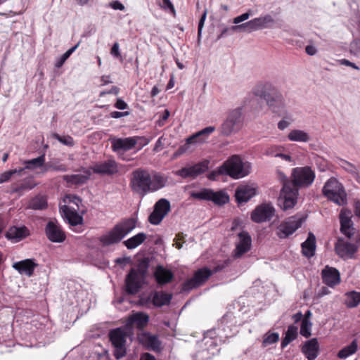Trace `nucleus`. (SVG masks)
Wrapping results in <instances>:
<instances>
[{
  "label": "nucleus",
  "mask_w": 360,
  "mask_h": 360,
  "mask_svg": "<svg viewBox=\"0 0 360 360\" xmlns=\"http://www.w3.org/2000/svg\"><path fill=\"white\" fill-rule=\"evenodd\" d=\"M256 96L263 98L271 110L278 116H285L286 110L282 94L270 83H259L252 89Z\"/></svg>",
  "instance_id": "nucleus-1"
},
{
  "label": "nucleus",
  "mask_w": 360,
  "mask_h": 360,
  "mask_svg": "<svg viewBox=\"0 0 360 360\" xmlns=\"http://www.w3.org/2000/svg\"><path fill=\"white\" fill-rule=\"evenodd\" d=\"M136 226V220L132 217L124 219L116 224L112 229L99 238L102 246L117 244Z\"/></svg>",
  "instance_id": "nucleus-2"
},
{
  "label": "nucleus",
  "mask_w": 360,
  "mask_h": 360,
  "mask_svg": "<svg viewBox=\"0 0 360 360\" xmlns=\"http://www.w3.org/2000/svg\"><path fill=\"white\" fill-rule=\"evenodd\" d=\"M148 261L143 259L137 269L131 268L125 278L124 290L127 295H134L139 292L142 287V281L148 269Z\"/></svg>",
  "instance_id": "nucleus-3"
},
{
  "label": "nucleus",
  "mask_w": 360,
  "mask_h": 360,
  "mask_svg": "<svg viewBox=\"0 0 360 360\" xmlns=\"http://www.w3.org/2000/svg\"><path fill=\"white\" fill-rule=\"evenodd\" d=\"M221 169L224 170L225 175L238 179L250 173L251 165L248 162H243L238 155H233L221 165Z\"/></svg>",
  "instance_id": "nucleus-4"
},
{
  "label": "nucleus",
  "mask_w": 360,
  "mask_h": 360,
  "mask_svg": "<svg viewBox=\"0 0 360 360\" xmlns=\"http://www.w3.org/2000/svg\"><path fill=\"white\" fill-rule=\"evenodd\" d=\"M323 195L338 205L347 203V196L344 186L335 178L329 179L323 188Z\"/></svg>",
  "instance_id": "nucleus-5"
},
{
  "label": "nucleus",
  "mask_w": 360,
  "mask_h": 360,
  "mask_svg": "<svg viewBox=\"0 0 360 360\" xmlns=\"http://www.w3.org/2000/svg\"><path fill=\"white\" fill-rule=\"evenodd\" d=\"M129 186L134 192L144 196L146 193L150 192V174L147 170L143 169L134 170L131 173Z\"/></svg>",
  "instance_id": "nucleus-6"
},
{
  "label": "nucleus",
  "mask_w": 360,
  "mask_h": 360,
  "mask_svg": "<svg viewBox=\"0 0 360 360\" xmlns=\"http://www.w3.org/2000/svg\"><path fill=\"white\" fill-rule=\"evenodd\" d=\"M128 334L122 328L112 329L109 333V339L114 347L113 355L117 360L127 354L126 342Z\"/></svg>",
  "instance_id": "nucleus-7"
},
{
  "label": "nucleus",
  "mask_w": 360,
  "mask_h": 360,
  "mask_svg": "<svg viewBox=\"0 0 360 360\" xmlns=\"http://www.w3.org/2000/svg\"><path fill=\"white\" fill-rule=\"evenodd\" d=\"M305 219V217L300 214L286 218L277 226L276 236L281 239L288 238L301 227Z\"/></svg>",
  "instance_id": "nucleus-8"
},
{
  "label": "nucleus",
  "mask_w": 360,
  "mask_h": 360,
  "mask_svg": "<svg viewBox=\"0 0 360 360\" xmlns=\"http://www.w3.org/2000/svg\"><path fill=\"white\" fill-rule=\"evenodd\" d=\"M297 195L298 188L289 180L285 181L278 198V205L283 210L292 208L297 202Z\"/></svg>",
  "instance_id": "nucleus-9"
},
{
  "label": "nucleus",
  "mask_w": 360,
  "mask_h": 360,
  "mask_svg": "<svg viewBox=\"0 0 360 360\" xmlns=\"http://www.w3.org/2000/svg\"><path fill=\"white\" fill-rule=\"evenodd\" d=\"M243 126L242 112L240 108L231 110L226 119L221 126V132L224 136H229L238 131Z\"/></svg>",
  "instance_id": "nucleus-10"
},
{
  "label": "nucleus",
  "mask_w": 360,
  "mask_h": 360,
  "mask_svg": "<svg viewBox=\"0 0 360 360\" xmlns=\"http://www.w3.org/2000/svg\"><path fill=\"white\" fill-rule=\"evenodd\" d=\"M290 183L298 188L300 186H307L313 182L314 174L309 167L294 168L291 174Z\"/></svg>",
  "instance_id": "nucleus-11"
},
{
  "label": "nucleus",
  "mask_w": 360,
  "mask_h": 360,
  "mask_svg": "<svg viewBox=\"0 0 360 360\" xmlns=\"http://www.w3.org/2000/svg\"><path fill=\"white\" fill-rule=\"evenodd\" d=\"M274 22V19L270 15H266L259 18H254L247 22L239 25L231 27L233 30H243L247 32H251L255 30H262L269 27V25Z\"/></svg>",
  "instance_id": "nucleus-12"
},
{
  "label": "nucleus",
  "mask_w": 360,
  "mask_h": 360,
  "mask_svg": "<svg viewBox=\"0 0 360 360\" xmlns=\"http://www.w3.org/2000/svg\"><path fill=\"white\" fill-rule=\"evenodd\" d=\"M171 210V205L168 200L161 198L158 200L152 213L148 217V221L151 224L158 225Z\"/></svg>",
  "instance_id": "nucleus-13"
},
{
  "label": "nucleus",
  "mask_w": 360,
  "mask_h": 360,
  "mask_svg": "<svg viewBox=\"0 0 360 360\" xmlns=\"http://www.w3.org/2000/svg\"><path fill=\"white\" fill-rule=\"evenodd\" d=\"M212 276V272L207 267H202L195 271L193 276L183 284L184 290H191L203 284Z\"/></svg>",
  "instance_id": "nucleus-14"
},
{
  "label": "nucleus",
  "mask_w": 360,
  "mask_h": 360,
  "mask_svg": "<svg viewBox=\"0 0 360 360\" xmlns=\"http://www.w3.org/2000/svg\"><path fill=\"white\" fill-rule=\"evenodd\" d=\"M210 161L204 160L190 167H185L175 172V174L183 179H195L209 169Z\"/></svg>",
  "instance_id": "nucleus-15"
},
{
  "label": "nucleus",
  "mask_w": 360,
  "mask_h": 360,
  "mask_svg": "<svg viewBox=\"0 0 360 360\" xmlns=\"http://www.w3.org/2000/svg\"><path fill=\"white\" fill-rule=\"evenodd\" d=\"M275 213L274 207L269 203L261 204L251 213V219L255 223L270 221Z\"/></svg>",
  "instance_id": "nucleus-16"
},
{
  "label": "nucleus",
  "mask_w": 360,
  "mask_h": 360,
  "mask_svg": "<svg viewBox=\"0 0 360 360\" xmlns=\"http://www.w3.org/2000/svg\"><path fill=\"white\" fill-rule=\"evenodd\" d=\"M44 231L51 242L63 243L66 239L65 233L57 221H49L45 226Z\"/></svg>",
  "instance_id": "nucleus-17"
},
{
  "label": "nucleus",
  "mask_w": 360,
  "mask_h": 360,
  "mask_svg": "<svg viewBox=\"0 0 360 360\" xmlns=\"http://www.w3.org/2000/svg\"><path fill=\"white\" fill-rule=\"evenodd\" d=\"M138 340L146 349L160 352L162 350V342L157 335L149 332H143L138 335Z\"/></svg>",
  "instance_id": "nucleus-18"
},
{
  "label": "nucleus",
  "mask_w": 360,
  "mask_h": 360,
  "mask_svg": "<svg viewBox=\"0 0 360 360\" xmlns=\"http://www.w3.org/2000/svg\"><path fill=\"white\" fill-rule=\"evenodd\" d=\"M94 173L100 175H113L118 172V165L114 159L96 162L90 167Z\"/></svg>",
  "instance_id": "nucleus-19"
},
{
  "label": "nucleus",
  "mask_w": 360,
  "mask_h": 360,
  "mask_svg": "<svg viewBox=\"0 0 360 360\" xmlns=\"http://www.w3.org/2000/svg\"><path fill=\"white\" fill-rule=\"evenodd\" d=\"M238 237L239 241L236 244V249L234 250V257L240 258L250 250L252 238L249 233L246 231L240 232L238 234Z\"/></svg>",
  "instance_id": "nucleus-20"
},
{
  "label": "nucleus",
  "mask_w": 360,
  "mask_h": 360,
  "mask_svg": "<svg viewBox=\"0 0 360 360\" xmlns=\"http://www.w3.org/2000/svg\"><path fill=\"white\" fill-rule=\"evenodd\" d=\"M321 277L323 283L328 287L335 288L341 282V277L339 271L329 266H326L321 271Z\"/></svg>",
  "instance_id": "nucleus-21"
},
{
  "label": "nucleus",
  "mask_w": 360,
  "mask_h": 360,
  "mask_svg": "<svg viewBox=\"0 0 360 360\" xmlns=\"http://www.w3.org/2000/svg\"><path fill=\"white\" fill-rule=\"evenodd\" d=\"M340 231L346 237L351 239L354 235L353 222L351 220V212L342 209L340 213Z\"/></svg>",
  "instance_id": "nucleus-22"
},
{
  "label": "nucleus",
  "mask_w": 360,
  "mask_h": 360,
  "mask_svg": "<svg viewBox=\"0 0 360 360\" xmlns=\"http://www.w3.org/2000/svg\"><path fill=\"white\" fill-rule=\"evenodd\" d=\"M358 246L344 241L342 239H338L335 244L336 253L343 259H349L354 257L357 252Z\"/></svg>",
  "instance_id": "nucleus-23"
},
{
  "label": "nucleus",
  "mask_w": 360,
  "mask_h": 360,
  "mask_svg": "<svg viewBox=\"0 0 360 360\" xmlns=\"http://www.w3.org/2000/svg\"><path fill=\"white\" fill-rule=\"evenodd\" d=\"M12 266L21 275L30 277L34 274V269L38 266V264L33 259H25L14 262Z\"/></svg>",
  "instance_id": "nucleus-24"
},
{
  "label": "nucleus",
  "mask_w": 360,
  "mask_h": 360,
  "mask_svg": "<svg viewBox=\"0 0 360 360\" xmlns=\"http://www.w3.org/2000/svg\"><path fill=\"white\" fill-rule=\"evenodd\" d=\"M149 322V316L142 311L133 313L127 321V327H136L139 330H143Z\"/></svg>",
  "instance_id": "nucleus-25"
},
{
  "label": "nucleus",
  "mask_w": 360,
  "mask_h": 360,
  "mask_svg": "<svg viewBox=\"0 0 360 360\" xmlns=\"http://www.w3.org/2000/svg\"><path fill=\"white\" fill-rule=\"evenodd\" d=\"M111 144L112 149L115 152L127 151L135 147L137 144V139L134 138V136L113 139L111 141Z\"/></svg>",
  "instance_id": "nucleus-26"
},
{
  "label": "nucleus",
  "mask_w": 360,
  "mask_h": 360,
  "mask_svg": "<svg viewBox=\"0 0 360 360\" xmlns=\"http://www.w3.org/2000/svg\"><path fill=\"white\" fill-rule=\"evenodd\" d=\"M172 299V295L171 293L160 290L152 292L148 297V301L150 302L155 307H161L169 305Z\"/></svg>",
  "instance_id": "nucleus-27"
},
{
  "label": "nucleus",
  "mask_w": 360,
  "mask_h": 360,
  "mask_svg": "<svg viewBox=\"0 0 360 360\" xmlns=\"http://www.w3.org/2000/svg\"><path fill=\"white\" fill-rule=\"evenodd\" d=\"M256 195V189L249 185H241L238 186L235 193V198L238 204L247 202Z\"/></svg>",
  "instance_id": "nucleus-28"
},
{
  "label": "nucleus",
  "mask_w": 360,
  "mask_h": 360,
  "mask_svg": "<svg viewBox=\"0 0 360 360\" xmlns=\"http://www.w3.org/2000/svg\"><path fill=\"white\" fill-rule=\"evenodd\" d=\"M154 278L159 285H164L172 282L174 274L172 271L158 265L154 272Z\"/></svg>",
  "instance_id": "nucleus-29"
},
{
  "label": "nucleus",
  "mask_w": 360,
  "mask_h": 360,
  "mask_svg": "<svg viewBox=\"0 0 360 360\" xmlns=\"http://www.w3.org/2000/svg\"><path fill=\"white\" fill-rule=\"evenodd\" d=\"M30 236V230L25 226H12L9 228L6 233V237L15 242L20 241Z\"/></svg>",
  "instance_id": "nucleus-30"
},
{
  "label": "nucleus",
  "mask_w": 360,
  "mask_h": 360,
  "mask_svg": "<svg viewBox=\"0 0 360 360\" xmlns=\"http://www.w3.org/2000/svg\"><path fill=\"white\" fill-rule=\"evenodd\" d=\"M61 210L65 218L71 226H75L83 224V217L78 214L76 210H72L67 205H64Z\"/></svg>",
  "instance_id": "nucleus-31"
},
{
  "label": "nucleus",
  "mask_w": 360,
  "mask_h": 360,
  "mask_svg": "<svg viewBox=\"0 0 360 360\" xmlns=\"http://www.w3.org/2000/svg\"><path fill=\"white\" fill-rule=\"evenodd\" d=\"M302 252L303 255L309 258L315 255V236L310 232L308 238L302 243Z\"/></svg>",
  "instance_id": "nucleus-32"
},
{
  "label": "nucleus",
  "mask_w": 360,
  "mask_h": 360,
  "mask_svg": "<svg viewBox=\"0 0 360 360\" xmlns=\"http://www.w3.org/2000/svg\"><path fill=\"white\" fill-rule=\"evenodd\" d=\"M146 238L147 235L141 232L124 240L123 243L127 249L132 250L144 243Z\"/></svg>",
  "instance_id": "nucleus-33"
},
{
  "label": "nucleus",
  "mask_w": 360,
  "mask_h": 360,
  "mask_svg": "<svg viewBox=\"0 0 360 360\" xmlns=\"http://www.w3.org/2000/svg\"><path fill=\"white\" fill-rule=\"evenodd\" d=\"M167 182V177L162 174L155 172L151 176L150 192L157 191L165 187Z\"/></svg>",
  "instance_id": "nucleus-34"
},
{
  "label": "nucleus",
  "mask_w": 360,
  "mask_h": 360,
  "mask_svg": "<svg viewBox=\"0 0 360 360\" xmlns=\"http://www.w3.org/2000/svg\"><path fill=\"white\" fill-rule=\"evenodd\" d=\"M68 166L65 164L60 162L59 160H53L48 162H44V168L41 173H46L48 172H66Z\"/></svg>",
  "instance_id": "nucleus-35"
},
{
  "label": "nucleus",
  "mask_w": 360,
  "mask_h": 360,
  "mask_svg": "<svg viewBox=\"0 0 360 360\" xmlns=\"http://www.w3.org/2000/svg\"><path fill=\"white\" fill-rule=\"evenodd\" d=\"M215 130L214 127H207L186 139L188 143L193 144L197 142H203V136L208 135Z\"/></svg>",
  "instance_id": "nucleus-36"
},
{
  "label": "nucleus",
  "mask_w": 360,
  "mask_h": 360,
  "mask_svg": "<svg viewBox=\"0 0 360 360\" xmlns=\"http://www.w3.org/2000/svg\"><path fill=\"white\" fill-rule=\"evenodd\" d=\"M210 201L213 202L215 205H222L229 201V196L222 191L214 192L212 190Z\"/></svg>",
  "instance_id": "nucleus-37"
},
{
  "label": "nucleus",
  "mask_w": 360,
  "mask_h": 360,
  "mask_svg": "<svg viewBox=\"0 0 360 360\" xmlns=\"http://www.w3.org/2000/svg\"><path fill=\"white\" fill-rule=\"evenodd\" d=\"M358 349L357 340H354L350 345L343 347L338 353V357L342 359H345L348 356L354 354Z\"/></svg>",
  "instance_id": "nucleus-38"
},
{
  "label": "nucleus",
  "mask_w": 360,
  "mask_h": 360,
  "mask_svg": "<svg viewBox=\"0 0 360 360\" xmlns=\"http://www.w3.org/2000/svg\"><path fill=\"white\" fill-rule=\"evenodd\" d=\"M45 160V155L43 154L36 158L26 160L24 162L25 167L23 169H35L38 168H41L42 169L44 168Z\"/></svg>",
  "instance_id": "nucleus-39"
},
{
  "label": "nucleus",
  "mask_w": 360,
  "mask_h": 360,
  "mask_svg": "<svg viewBox=\"0 0 360 360\" xmlns=\"http://www.w3.org/2000/svg\"><path fill=\"white\" fill-rule=\"evenodd\" d=\"M345 304L349 308H353L358 306L360 303V292L352 291L345 294Z\"/></svg>",
  "instance_id": "nucleus-40"
},
{
  "label": "nucleus",
  "mask_w": 360,
  "mask_h": 360,
  "mask_svg": "<svg viewBox=\"0 0 360 360\" xmlns=\"http://www.w3.org/2000/svg\"><path fill=\"white\" fill-rule=\"evenodd\" d=\"M297 337V327L292 325L289 326L285 332V337L281 341V347H285Z\"/></svg>",
  "instance_id": "nucleus-41"
},
{
  "label": "nucleus",
  "mask_w": 360,
  "mask_h": 360,
  "mask_svg": "<svg viewBox=\"0 0 360 360\" xmlns=\"http://www.w3.org/2000/svg\"><path fill=\"white\" fill-rule=\"evenodd\" d=\"M302 352L308 360L315 359V338L306 342L302 348Z\"/></svg>",
  "instance_id": "nucleus-42"
},
{
  "label": "nucleus",
  "mask_w": 360,
  "mask_h": 360,
  "mask_svg": "<svg viewBox=\"0 0 360 360\" xmlns=\"http://www.w3.org/2000/svg\"><path fill=\"white\" fill-rule=\"evenodd\" d=\"M288 138L291 141L307 142L309 139L307 133L300 129L292 130L288 135Z\"/></svg>",
  "instance_id": "nucleus-43"
},
{
  "label": "nucleus",
  "mask_w": 360,
  "mask_h": 360,
  "mask_svg": "<svg viewBox=\"0 0 360 360\" xmlns=\"http://www.w3.org/2000/svg\"><path fill=\"white\" fill-rule=\"evenodd\" d=\"M88 176L83 174L64 175L63 180L72 185H82L86 182Z\"/></svg>",
  "instance_id": "nucleus-44"
},
{
  "label": "nucleus",
  "mask_w": 360,
  "mask_h": 360,
  "mask_svg": "<svg viewBox=\"0 0 360 360\" xmlns=\"http://www.w3.org/2000/svg\"><path fill=\"white\" fill-rule=\"evenodd\" d=\"M32 188L33 185L29 181L24 180L13 184L11 188L12 193H21L25 190H30Z\"/></svg>",
  "instance_id": "nucleus-45"
},
{
  "label": "nucleus",
  "mask_w": 360,
  "mask_h": 360,
  "mask_svg": "<svg viewBox=\"0 0 360 360\" xmlns=\"http://www.w3.org/2000/svg\"><path fill=\"white\" fill-rule=\"evenodd\" d=\"M30 207L33 210H44L47 207V201L43 196H37L30 202Z\"/></svg>",
  "instance_id": "nucleus-46"
},
{
  "label": "nucleus",
  "mask_w": 360,
  "mask_h": 360,
  "mask_svg": "<svg viewBox=\"0 0 360 360\" xmlns=\"http://www.w3.org/2000/svg\"><path fill=\"white\" fill-rule=\"evenodd\" d=\"M211 191L212 189L204 188L199 191L191 192V197L200 200L210 201Z\"/></svg>",
  "instance_id": "nucleus-47"
},
{
  "label": "nucleus",
  "mask_w": 360,
  "mask_h": 360,
  "mask_svg": "<svg viewBox=\"0 0 360 360\" xmlns=\"http://www.w3.org/2000/svg\"><path fill=\"white\" fill-rule=\"evenodd\" d=\"M80 44V41H79L75 46L71 47L68 49L65 53H63L56 61L55 64V67L57 68H61L65 62L68 60V58L71 56V54L79 47Z\"/></svg>",
  "instance_id": "nucleus-48"
},
{
  "label": "nucleus",
  "mask_w": 360,
  "mask_h": 360,
  "mask_svg": "<svg viewBox=\"0 0 360 360\" xmlns=\"http://www.w3.org/2000/svg\"><path fill=\"white\" fill-rule=\"evenodd\" d=\"M279 340V335L277 333H266L264 337V340L262 341V345L264 347H266L268 345H270L271 344L276 343Z\"/></svg>",
  "instance_id": "nucleus-49"
},
{
  "label": "nucleus",
  "mask_w": 360,
  "mask_h": 360,
  "mask_svg": "<svg viewBox=\"0 0 360 360\" xmlns=\"http://www.w3.org/2000/svg\"><path fill=\"white\" fill-rule=\"evenodd\" d=\"M311 326V323L307 319V317H304L301 323L300 334L305 338L309 337Z\"/></svg>",
  "instance_id": "nucleus-50"
},
{
  "label": "nucleus",
  "mask_w": 360,
  "mask_h": 360,
  "mask_svg": "<svg viewBox=\"0 0 360 360\" xmlns=\"http://www.w3.org/2000/svg\"><path fill=\"white\" fill-rule=\"evenodd\" d=\"M53 138L57 139L59 142L61 143L72 147L75 145L74 139L72 136L67 135V136H60L58 134H53Z\"/></svg>",
  "instance_id": "nucleus-51"
},
{
  "label": "nucleus",
  "mask_w": 360,
  "mask_h": 360,
  "mask_svg": "<svg viewBox=\"0 0 360 360\" xmlns=\"http://www.w3.org/2000/svg\"><path fill=\"white\" fill-rule=\"evenodd\" d=\"M24 170L23 168L19 169L8 170L0 175V183L8 181L14 174H20Z\"/></svg>",
  "instance_id": "nucleus-52"
},
{
  "label": "nucleus",
  "mask_w": 360,
  "mask_h": 360,
  "mask_svg": "<svg viewBox=\"0 0 360 360\" xmlns=\"http://www.w3.org/2000/svg\"><path fill=\"white\" fill-rule=\"evenodd\" d=\"M195 360H209L210 359V355L208 349H202L198 350L195 354Z\"/></svg>",
  "instance_id": "nucleus-53"
},
{
  "label": "nucleus",
  "mask_w": 360,
  "mask_h": 360,
  "mask_svg": "<svg viewBox=\"0 0 360 360\" xmlns=\"http://www.w3.org/2000/svg\"><path fill=\"white\" fill-rule=\"evenodd\" d=\"M169 111L167 109H165L162 114L160 115L159 119L156 121L155 125L159 127H162L165 125V122L169 117Z\"/></svg>",
  "instance_id": "nucleus-54"
},
{
  "label": "nucleus",
  "mask_w": 360,
  "mask_h": 360,
  "mask_svg": "<svg viewBox=\"0 0 360 360\" xmlns=\"http://www.w3.org/2000/svg\"><path fill=\"white\" fill-rule=\"evenodd\" d=\"M120 46L117 42H115L111 49H110V54L113 56L115 58L120 59V60H122V56L120 52Z\"/></svg>",
  "instance_id": "nucleus-55"
},
{
  "label": "nucleus",
  "mask_w": 360,
  "mask_h": 360,
  "mask_svg": "<svg viewBox=\"0 0 360 360\" xmlns=\"http://www.w3.org/2000/svg\"><path fill=\"white\" fill-rule=\"evenodd\" d=\"M191 145V144L188 143V142L186 141V143L184 145L181 146L176 150V151L174 153V156L181 155L182 154H184V153H186L187 151H188L190 150Z\"/></svg>",
  "instance_id": "nucleus-56"
},
{
  "label": "nucleus",
  "mask_w": 360,
  "mask_h": 360,
  "mask_svg": "<svg viewBox=\"0 0 360 360\" xmlns=\"http://www.w3.org/2000/svg\"><path fill=\"white\" fill-rule=\"evenodd\" d=\"M219 175H225L224 170L221 169V165L219 166L216 170L212 171L207 176L210 180H215L217 176Z\"/></svg>",
  "instance_id": "nucleus-57"
},
{
  "label": "nucleus",
  "mask_w": 360,
  "mask_h": 360,
  "mask_svg": "<svg viewBox=\"0 0 360 360\" xmlns=\"http://www.w3.org/2000/svg\"><path fill=\"white\" fill-rule=\"evenodd\" d=\"M350 51L354 54L360 53V39H356L350 44Z\"/></svg>",
  "instance_id": "nucleus-58"
},
{
  "label": "nucleus",
  "mask_w": 360,
  "mask_h": 360,
  "mask_svg": "<svg viewBox=\"0 0 360 360\" xmlns=\"http://www.w3.org/2000/svg\"><path fill=\"white\" fill-rule=\"evenodd\" d=\"M134 138L137 139V144L139 146V150L148 145L150 141V139L145 136H134Z\"/></svg>",
  "instance_id": "nucleus-59"
},
{
  "label": "nucleus",
  "mask_w": 360,
  "mask_h": 360,
  "mask_svg": "<svg viewBox=\"0 0 360 360\" xmlns=\"http://www.w3.org/2000/svg\"><path fill=\"white\" fill-rule=\"evenodd\" d=\"M162 7L165 10L169 9L170 12L173 14L174 16L176 15V11H175L174 6L172 4V3L170 1V0H162Z\"/></svg>",
  "instance_id": "nucleus-60"
},
{
  "label": "nucleus",
  "mask_w": 360,
  "mask_h": 360,
  "mask_svg": "<svg viewBox=\"0 0 360 360\" xmlns=\"http://www.w3.org/2000/svg\"><path fill=\"white\" fill-rule=\"evenodd\" d=\"M251 14H252L251 11H249L248 12L245 13L233 19V22L234 24H238L241 22L248 19Z\"/></svg>",
  "instance_id": "nucleus-61"
},
{
  "label": "nucleus",
  "mask_w": 360,
  "mask_h": 360,
  "mask_svg": "<svg viewBox=\"0 0 360 360\" xmlns=\"http://www.w3.org/2000/svg\"><path fill=\"white\" fill-rule=\"evenodd\" d=\"M164 141H165V139L163 138V136H160L156 141L155 144V146L153 148V152L155 153H158L159 151H160L163 147H164Z\"/></svg>",
  "instance_id": "nucleus-62"
},
{
  "label": "nucleus",
  "mask_w": 360,
  "mask_h": 360,
  "mask_svg": "<svg viewBox=\"0 0 360 360\" xmlns=\"http://www.w3.org/2000/svg\"><path fill=\"white\" fill-rule=\"evenodd\" d=\"M206 16H207V11H205L203 13V14L202 15V16L200 18V20H199L198 29V37H200V35H201L202 30V28H203V26H204V23H205V19H206Z\"/></svg>",
  "instance_id": "nucleus-63"
},
{
  "label": "nucleus",
  "mask_w": 360,
  "mask_h": 360,
  "mask_svg": "<svg viewBox=\"0 0 360 360\" xmlns=\"http://www.w3.org/2000/svg\"><path fill=\"white\" fill-rule=\"evenodd\" d=\"M114 106L119 110H124L128 108L127 103L121 98H117Z\"/></svg>",
  "instance_id": "nucleus-64"
}]
</instances>
